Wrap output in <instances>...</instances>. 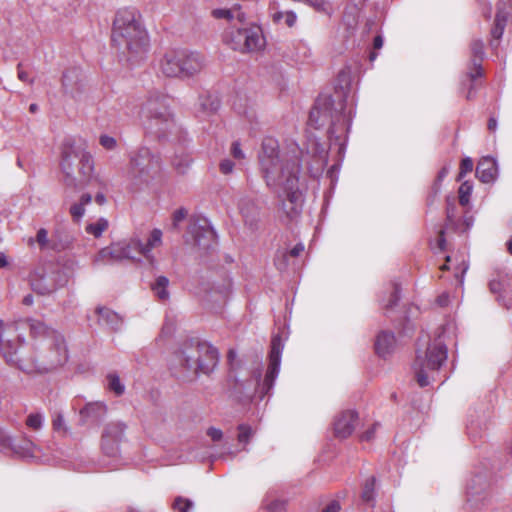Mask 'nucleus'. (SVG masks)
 Masks as SVG:
<instances>
[{
    "mask_svg": "<svg viewBox=\"0 0 512 512\" xmlns=\"http://www.w3.org/2000/svg\"><path fill=\"white\" fill-rule=\"evenodd\" d=\"M301 149L297 144L288 151L280 150L279 143L272 137L263 139L258 161L266 185L277 195L281 210L294 219L301 211L302 193L299 190Z\"/></svg>",
    "mask_w": 512,
    "mask_h": 512,
    "instance_id": "f257e3e1",
    "label": "nucleus"
},
{
    "mask_svg": "<svg viewBox=\"0 0 512 512\" xmlns=\"http://www.w3.org/2000/svg\"><path fill=\"white\" fill-rule=\"evenodd\" d=\"M112 42L130 62H136L147 52L148 36L135 10L123 9L117 12L113 22Z\"/></svg>",
    "mask_w": 512,
    "mask_h": 512,
    "instance_id": "f03ea898",
    "label": "nucleus"
},
{
    "mask_svg": "<svg viewBox=\"0 0 512 512\" xmlns=\"http://www.w3.org/2000/svg\"><path fill=\"white\" fill-rule=\"evenodd\" d=\"M352 110H346L344 100L337 104L330 95H320L309 114V125L319 129L329 124L328 133L331 138L340 139L351 125Z\"/></svg>",
    "mask_w": 512,
    "mask_h": 512,
    "instance_id": "7ed1b4c3",
    "label": "nucleus"
},
{
    "mask_svg": "<svg viewBox=\"0 0 512 512\" xmlns=\"http://www.w3.org/2000/svg\"><path fill=\"white\" fill-rule=\"evenodd\" d=\"M20 326H28L34 336L44 335L50 349L56 352H66L67 346L63 335L52 328H48L41 321L34 319L4 321L0 319L1 352H17L20 348L18 342L22 341L23 338L19 334L14 335Z\"/></svg>",
    "mask_w": 512,
    "mask_h": 512,
    "instance_id": "20e7f679",
    "label": "nucleus"
},
{
    "mask_svg": "<svg viewBox=\"0 0 512 512\" xmlns=\"http://www.w3.org/2000/svg\"><path fill=\"white\" fill-rule=\"evenodd\" d=\"M281 364L280 354H269V363L264 380L261 382V370L256 369L247 379L235 378L230 389V397L239 403H250L254 397L262 400L272 389L279 374Z\"/></svg>",
    "mask_w": 512,
    "mask_h": 512,
    "instance_id": "39448f33",
    "label": "nucleus"
},
{
    "mask_svg": "<svg viewBox=\"0 0 512 512\" xmlns=\"http://www.w3.org/2000/svg\"><path fill=\"white\" fill-rule=\"evenodd\" d=\"M161 171L160 156L148 147H140L130 154L125 177L131 187L139 188L156 179Z\"/></svg>",
    "mask_w": 512,
    "mask_h": 512,
    "instance_id": "423d86ee",
    "label": "nucleus"
},
{
    "mask_svg": "<svg viewBox=\"0 0 512 512\" xmlns=\"http://www.w3.org/2000/svg\"><path fill=\"white\" fill-rule=\"evenodd\" d=\"M204 65V57L198 52L171 50L160 59L159 70L168 78L188 79L198 74Z\"/></svg>",
    "mask_w": 512,
    "mask_h": 512,
    "instance_id": "0eeeda50",
    "label": "nucleus"
},
{
    "mask_svg": "<svg viewBox=\"0 0 512 512\" xmlns=\"http://www.w3.org/2000/svg\"><path fill=\"white\" fill-rule=\"evenodd\" d=\"M145 128L159 137L172 129L174 121L167 105V97L160 92L149 95L140 114Z\"/></svg>",
    "mask_w": 512,
    "mask_h": 512,
    "instance_id": "6e6552de",
    "label": "nucleus"
},
{
    "mask_svg": "<svg viewBox=\"0 0 512 512\" xmlns=\"http://www.w3.org/2000/svg\"><path fill=\"white\" fill-rule=\"evenodd\" d=\"M224 40L233 50L241 52L258 51L265 45L261 28L249 25L245 19L242 23L231 24L225 32Z\"/></svg>",
    "mask_w": 512,
    "mask_h": 512,
    "instance_id": "1a4fd4ad",
    "label": "nucleus"
},
{
    "mask_svg": "<svg viewBox=\"0 0 512 512\" xmlns=\"http://www.w3.org/2000/svg\"><path fill=\"white\" fill-rule=\"evenodd\" d=\"M58 355L54 354V356ZM50 356H53V354H4L8 365L27 374L47 373L67 361V357H63L62 360L52 361L49 359Z\"/></svg>",
    "mask_w": 512,
    "mask_h": 512,
    "instance_id": "9d476101",
    "label": "nucleus"
},
{
    "mask_svg": "<svg viewBox=\"0 0 512 512\" xmlns=\"http://www.w3.org/2000/svg\"><path fill=\"white\" fill-rule=\"evenodd\" d=\"M84 148L81 140L67 138L63 142L61 152V170L64 174V182L67 186L76 187L78 179L75 175L79 160Z\"/></svg>",
    "mask_w": 512,
    "mask_h": 512,
    "instance_id": "9b49d317",
    "label": "nucleus"
},
{
    "mask_svg": "<svg viewBox=\"0 0 512 512\" xmlns=\"http://www.w3.org/2000/svg\"><path fill=\"white\" fill-rule=\"evenodd\" d=\"M446 360L447 354H417L413 365L419 386L426 387L434 381Z\"/></svg>",
    "mask_w": 512,
    "mask_h": 512,
    "instance_id": "f8f14e48",
    "label": "nucleus"
},
{
    "mask_svg": "<svg viewBox=\"0 0 512 512\" xmlns=\"http://www.w3.org/2000/svg\"><path fill=\"white\" fill-rule=\"evenodd\" d=\"M128 246L126 252L128 254L127 260H136L138 256H143L149 264L154 265L156 262L155 256L152 254V250L161 246L162 244V231L160 229H153L144 244L142 241L133 237L129 240H125Z\"/></svg>",
    "mask_w": 512,
    "mask_h": 512,
    "instance_id": "ddd939ff",
    "label": "nucleus"
},
{
    "mask_svg": "<svg viewBox=\"0 0 512 512\" xmlns=\"http://www.w3.org/2000/svg\"><path fill=\"white\" fill-rule=\"evenodd\" d=\"M216 234L206 218L193 221L188 228L186 242L198 247L200 250H208L215 242Z\"/></svg>",
    "mask_w": 512,
    "mask_h": 512,
    "instance_id": "4468645a",
    "label": "nucleus"
},
{
    "mask_svg": "<svg viewBox=\"0 0 512 512\" xmlns=\"http://www.w3.org/2000/svg\"><path fill=\"white\" fill-rule=\"evenodd\" d=\"M184 372L198 375L208 374L217 364V354H177Z\"/></svg>",
    "mask_w": 512,
    "mask_h": 512,
    "instance_id": "2eb2a0df",
    "label": "nucleus"
},
{
    "mask_svg": "<svg viewBox=\"0 0 512 512\" xmlns=\"http://www.w3.org/2000/svg\"><path fill=\"white\" fill-rule=\"evenodd\" d=\"M59 278V273L34 272L30 279L31 288L40 295H48L64 285Z\"/></svg>",
    "mask_w": 512,
    "mask_h": 512,
    "instance_id": "dca6fc26",
    "label": "nucleus"
},
{
    "mask_svg": "<svg viewBox=\"0 0 512 512\" xmlns=\"http://www.w3.org/2000/svg\"><path fill=\"white\" fill-rule=\"evenodd\" d=\"M62 89L66 95L75 100L81 97L84 91V83L82 72L79 68H69L63 73Z\"/></svg>",
    "mask_w": 512,
    "mask_h": 512,
    "instance_id": "f3484780",
    "label": "nucleus"
},
{
    "mask_svg": "<svg viewBox=\"0 0 512 512\" xmlns=\"http://www.w3.org/2000/svg\"><path fill=\"white\" fill-rule=\"evenodd\" d=\"M112 433H121V422L108 423L102 432L101 449L103 453L110 457H116L119 454L120 443L116 440H111Z\"/></svg>",
    "mask_w": 512,
    "mask_h": 512,
    "instance_id": "a211bd4d",
    "label": "nucleus"
},
{
    "mask_svg": "<svg viewBox=\"0 0 512 512\" xmlns=\"http://www.w3.org/2000/svg\"><path fill=\"white\" fill-rule=\"evenodd\" d=\"M358 415L355 411L347 410L342 412L334 422L335 436L341 439L349 437L357 423Z\"/></svg>",
    "mask_w": 512,
    "mask_h": 512,
    "instance_id": "6ab92c4d",
    "label": "nucleus"
},
{
    "mask_svg": "<svg viewBox=\"0 0 512 512\" xmlns=\"http://www.w3.org/2000/svg\"><path fill=\"white\" fill-rule=\"evenodd\" d=\"M107 412V407L102 402H90L87 403L79 411V425H87L101 421Z\"/></svg>",
    "mask_w": 512,
    "mask_h": 512,
    "instance_id": "aec40b11",
    "label": "nucleus"
},
{
    "mask_svg": "<svg viewBox=\"0 0 512 512\" xmlns=\"http://www.w3.org/2000/svg\"><path fill=\"white\" fill-rule=\"evenodd\" d=\"M127 247L125 240L113 243L110 246L101 249L96 256L95 261L105 263L109 261L127 260Z\"/></svg>",
    "mask_w": 512,
    "mask_h": 512,
    "instance_id": "412c9836",
    "label": "nucleus"
},
{
    "mask_svg": "<svg viewBox=\"0 0 512 512\" xmlns=\"http://www.w3.org/2000/svg\"><path fill=\"white\" fill-rule=\"evenodd\" d=\"M476 175L483 183L494 182L498 175L496 160L490 156L481 158L476 167Z\"/></svg>",
    "mask_w": 512,
    "mask_h": 512,
    "instance_id": "4be33fe9",
    "label": "nucleus"
},
{
    "mask_svg": "<svg viewBox=\"0 0 512 512\" xmlns=\"http://www.w3.org/2000/svg\"><path fill=\"white\" fill-rule=\"evenodd\" d=\"M98 323L112 331H119L123 325V318L113 310L106 307H98L95 311Z\"/></svg>",
    "mask_w": 512,
    "mask_h": 512,
    "instance_id": "5701e85b",
    "label": "nucleus"
},
{
    "mask_svg": "<svg viewBox=\"0 0 512 512\" xmlns=\"http://www.w3.org/2000/svg\"><path fill=\"white\" fill-rule=\"evenodd\" d=\"M473 70L469 73L471 80L482 75L481 61L484 57V45L481 40H474L471 44Z\"/></svg>",
    "mask_w": 512,
    "mask_h": 512,
    "instance_id": "b1692460",
    "label": "nucleus"
},
{
    "mask_svg": "<svg viewBox=\"0 0 512 512\" xmlns=\"http://www.w3.org/2000/svg\"><path fill=\"white\" fill-rule=\"evenodd\" d=\"M93 170H94L93 158H92L91 154L86 151V147L84 146L80 160H79V164L77 167V171H78V174L80 177L79 181L82 182L87 179H90Z\"/></svg>",
    "mask_w": 512,
    "mask_h": 512,
    "instance_id": "393cba45",
    "label": "nucleus"
},
{
    "mask_svg": "<svg viewBox=\"0 0 512 512\" xmlns=\"http://www.w3.org/2000/svg\"><path fill=\"white\" fill-rule=\"evenodd\" d=\"M35 449V444L27 438H25L21 444L14 443L11 438V446H9L6 451H10L23 458H32L35 457Z\"/></svg>",
    "mask_w": 512,
    "mask_h": 512,
    "instance_id": "a878e982",
    "label": "nucleus"
},
{
    "mask_svg": "<svg viewBox=\"0 0 512 512\" xmlns=\"http://www.w3.org/2000/svg\"><path fill=\"white\" fill-rule=\"evenodd\" d=\"M188 350H196L197 352H217L209 342L201 340L197 336H191L185 340L180 352H187Z\"/></svg>",
    "mask_w": 512,
    "mask_h": 512,
    "instance_id": "bb28decb",
    "label": "nucleus"
},
{
    "mask_svg": "<svg viewBox=\"0 0 512 512\" xmlns=\"http://www.w3.org/2000/svg\"><path fill=\"white\" fill-rule=\"evenodd\" d=\"M213 16L217 19H227L232 24L234 23H242L245 14L241 11V8L239 6H235L230 9H215L212 12Z\"/></svg>",
    "mask_w": 512,
    "mask_h": 512,
    "instance_id": "cd10ccee",
    "label": "nucleus"
},
{
    "mask_svg": "<svg viewBox=\"0 0 512 512\" xmlns=\"http://www.w3.org/2000/svg\"><path fill=\"white\" fill-rule=\"evenodd\" d=\"M239 210L247 224L252 225L256 221L258 210L252 200L242 198L239 201Z\"/></svg>",
    "mask_w": 512,
    "mask_h": 512,
    "instance_id": "c85d7f7f",
    "label": "nucleus"
},
{
    "mask_svg": "<svg viewBox=\"0 0 512 512\" xmlns=\"http://www.w3.org/2000/svg\"><path fill=\"white\" fill-rule=\"evenodd\" d=\"M396 347V338L392 332L382 331L375 340V352H387Z\"/></svg>",
    "mask_w": 512,
    "mask_h": 512,
    "instance_id": "c756f323",
    "label": "nucleus"
},
{
    "mask_svg": "<svg viewBox=\"0 0 512 512\" xmlns=\"http://www.w3.org/2000/svg\"><path fill=\"white\" fill-rule=\"evenodd\" d=\"M169 279L165 276H158L155 281L151 284V289L154 295L160 301H167L169 299Z\"/></svg>",
    "mask_w": 512,
    "mask_h": 512,
    "instance_id": "7c9ffc66",
    "label": "nucleus"
},
{
    "mask_svg": "<svg viewBox=\"0 0 512 512\" xmlns=\"http://www.w3.org/2000/svg\"><path fill=\"white\" fill-rule=\"evenodd\" d=\"M271 17L274 23L289 28L293 27L297 22L296 13L291 10L275 11L271 14Z\"/></svg>",
    "mask_w": 512,
    "mask_h": 512,
    "instance_id": "2f4dec72",
    "label": "nucleus"
},
{
    "mask_svg": "<svg viewBox=\"0 0 512 512\" xmlns=\"http://www.w3.org/2000/svg\"><path fill=\"white\" fill-rule=\"evenodd\" d=\"M199 105L206 114L215 113L220 107V100L217 95L205 94L200 96Z\"/></svg>",
    "mask_w": 512,
    "mask_h": 512,
    "instance_id": "473e14b6",
    "label": "nucleus"
},
{
    "mask_svg": "<svg viewBox=\"0 0 512 512\" xmlns=\"http://www.w3.org/2000/svg\"><path fill=\"white\" fill-rule=\"evenodd\" d=\"M490 290L493 293H499L503 298L509 300L508 307H512V290L508 287V283L505 279L492 280L489 284Z\"/></svg>",
    "mask_w": 512,
    "mask_h": 512,
    "instance_id": "72a5a7b5",
    "label": "nucleus"
},
{
    "mask_svg": "<svg viewBox=\"0 0 512 512\" xmlns=\"http://www.w3.org/2000/svg\"><path fill=\"white\" fill-rule=\"evenodd\" d=\"M92 201V196L89 193H85L81 196L79 202L74 203L70 207V214L74 221H79L84 213H85V206L90 204Z\"/></svg>",
    "mask_w": 512,
    "mask_h": 512,
    "instance_id": "f704fd0d",
    "label": "nucleus"
},
{
    "mask_svg": "<svg viewBox=\"0 0 512 512\" xmlns=\"http://www.w3.org/2000/svg\"><path fill=\"white\" fill-rule=\"evenodd\" d=\"M52 428L59 435L65 437L70 434V427L67 425L62 412H55L52 416Z\"/></svg>",
    "mask_w": 512,
    "mask_h": 512,
    "instance_id": "c9c22d12",
    "label": "nucleus"
},
{
    "mask_svg": "<svg viewBox=\"0 0 512 512\" xmlns=\"http://www.w3.org/2000/svg\"><path fill=\"white\" fill-rule=\"evenodd\" d=\"M507 16L505 13L502 12L500 8H498L496 17H495V24L494 27L491 30V35L495 40H499L504 32L505 24H506Z\"/></svg>",
    "mask_w": 512,
    "mask_h": 512,
    "instance_id": "e433bc0d",
    "label": "nucleus"
},
{
    "mask_svg": "<svg viewBox=\"0 0 512 512\" xmlns=\"http://www.w3.org/2000/svg\"><path fill=\"white\" fill-rule=\"evenodd\" d=\"M108 228V221L105 218H100L94 223L86 226V232L98 238Z\"/></svg>",
    "mask_w": 512,
    "mask_h": 512,
    "instance_id": "4c0bfd02",
    "label": "nucleus"
},
{
    "mask_svg": "<svg viewBox=\"0 0 512 512\" xmlns=\"http://www.w3.org/2000/svg\"><path fill=\"white\" fill-rule=\"evenodd\" d=\"M191 163V158L187 154H181V155H175V157L172 160V164L174 168L179 173H185L186 170L189 168Z\"/></svg>",
    "mask_w": 512,
    "mask_h": 512,
    "instance_id": "58836bf2",
    "label": "nucleus"
},
{
    "mask_svg": "<svg viewBox=\"0 0 512 512\" xmlns=\"http://www.w3.org/2000/svg\"><path fill=\"white\" fill-rule=\"evenodd\" d=\"M238 432V442L245 445L249 443L255 433L252 427L248 424H240L238 426Z\"/></svg>",
    "mask_w": 512,
    "mask_h": 512,
    "instance_id": "ea45409f",
    "label": "nucleus"
},
{
    "mask_svg": "<svg viewBox=\"0 0 512 512\" xmlns=\"http://www.w3.org/2000/svg\"><path fill=\"white\" fill-rule=\"evenodd\" d=\"M44 423V416L41 413H31L27 416L26 425L35 431L42 428Z\"/></svg>",
    "mask_w": 512,
    "mask_h": 512,
    "instance_id": "a19ab883",
    "label": "nucleus"
},
{
    "mask_svg": "<svg viewBox=\"0 0 512 512\" xmlns=\"http://www.w3.org/2000/svg\"><path fill=\"white\" fill-rule=\"evenodd\" d=\"M473 186L469 182H463L459 187V203L466 206L469 203V198L472 193Z\"/></svg>",
    "mask_w": 512,
    "mask_h": 512,
    "instance_id": "79ce46f5",
    "label": "nucleus"
},
{
    "mask_svg": "<svg viewBox=\"0 0 512 512\" xmlns=\"http://www.w3.org/2000/svg\"><path fill=\"white\" fill-rule=\"evenodd\" d=\"M374 487H375V478L371 477L366 480L363 490L361 493V498L365 502L372 501L374 499Z\"/></svg>",
    "mask_w": 512,
    "mask_h": 512,
    "instance_id": "37998d69",
    "label": "nucleus"
},
{
    "mask_svg": "<svg viewBox=\"0 0 512 512\" xmlns=\"http://www.w3.org/2000/svg\"><path fill=\"white\" fill-rule=\"evenodd\" d=\"M108 379V387L111 391H113L117 396H120L124 393L125 387L120 382V379L115 374H109L107 376Z\"/></svg>",
    "mask_w": 512,
    "mask_h": 512,
    "instance_id": "c03bdc74",
    "label": "nucleus"
},
{
    "mask_svg": "<svg viewBox=\"0 0 512 512\" xmlns=\"http://www.w3.org/2000/svg\"><path fill=\"white\" fill-rule=\"evenodd\" d=\"M400 299L399 295V286L398 284H393L389 292V298L387 300H382V305L385 309H390L394 307Z\"/></svg>",
    "mask_w": 512,
    "mask_h": 512,
    "instance_id": "a18cd8bd",
    "label": "nucleus"
},
{
    "mask_svg": "<svg viewBox=\"0 0 512 512\" xmlns=\"http://www.w3.org/2000/svg\"><path fill=\"white\" fill-rule=\"evenodd\" d=\"M193 508V502L190 499L177 497L173 502V509L176 512H190Z\"/></svg>",
    "mask_w": 512,
    "mask_h": 512,
    "instance_id": "49530a36",
    "label": "nucleus"
},
{
    "mask_svg": "<svg viewBox=\"0 0 512 512\" xmlns=\"http://www.w3.org/2000/svg\"><path fill=\"white\" fill-rule=\"evenodd\" d=\"M449 348L447 345L443 342L442 338L439 336L436 338L433 343H429L428 346L425 348L424 352H448Z\"/></svg>",
    "mask_w": 512,
    "mask_h": 512,
    "instance_id": "de8ad7c7",
    "label": "nucleus"
},
{
    "mask_svg": "<svg viewBox=\"0 0 512 512\" xmlns=\"http://www.w3.org/2000/svg\"><path fill=\"white\" fill-rule=\"evenodd\" d=\"M100 145L106 150H114L117 147V140L109 135L103 134L99 137Z\"/></svg>",
    "mask_w": 512,
    "mask_h": 512,
    "instance_id": "09e8293b",
    "label": "nucleus"
},
{
    "mask_svg": "<svg viewBox=\"0 0 512 512\" xmlns=\"http://www.w3.org/2000/svg\"><path fill=\"white\" fill-rule=\"evenodd\" d=\"M266 512H286V501L273 500L266 505Z\"/></svg>",
    "mask_w": 512,
    "mask_h": 512,
    "instance_id": "8fccbe9b",
    "label": "nucleus"
},
{
    "mask_svg": "<svg viewBox=\"0 0 512 512\" xmlns=\"http://www.w3.org/2000/svg\"><path fill=\"white\" fill-rule=\"evenodd\" d=\"M473 161L471 158L466 157L461 161L460 164V172L458 175V180H461L467 173H470L473 170Z\"/></svg>",
    "mask_w": 512,
    "mask_h": 512,
    "instance_id": "3c124183",
    "label": "nucleus"
},
{
    "mask_svg": "<svg viewBox=\"0 0 512 512\" xmlns=\"http://www.w3.org/2000/svg\"><path fill=\"white\" fill-rule=\"evenodd\" d=\"M294 2H302L310 7H313L316 11H325L326 3L324 0H293Z\"/></svg>",
    "mask_w": 512,
    "mask_h": 512,
    "instance_id": "603ef678",
    "label": "nucleus"
},
{
    "mask_svg": "<svg viewBox=\"0 0 512 512\" xmlns=\"http://www.w3.org/2000/svg\"><path fill=\"white\" fill-rule=\"evenodd\" d=\"M36 241L41 248L48 247V232L46 229L41 228L38 230L36 235Z\"/></svg>",
    "mask_w": 512,
    "mask_h": 512,
    "instance_id": "864d4df0",
    "label": "nucleus"
},
{
    "mask_svg": "<svg viewBox=\"0 0 512 512\" xmlns=\"http://www.w3.org/2000/svg\"><path fill=\"white\" fill-rule=\"evenodd\" d=\"M468 264L466 263L465 259H462L461 262L456 267L455 277L459 280V282L462 284L464 275L468 270Z\"/></svg>",
    "mask_w": 512,
    "mask_h": 512,
    "instance_id": "5fc2aeb1",
    "label": "nucleus"
},
{
    "mask_svg": "<svg viewBox=\"0 0 512 512\" xmlns=\"http://www.w3.org/2000/svg\"><path fill=\"white\" fill-rule=\"evenodd\" d=\"M9 446H11V437L0 428V451L6 452Z\"/></svg>",
    "mask_w": 512,
    "mask_h": 512,
    "instance_id": "6e6d98bb",
    "label": "nucleus"
},
{
    "mask_svg": "<svg viewBox=\"0 0 512 512\" xmlns=\"http://www.w3.org/2000/svg\"><path fill=\"white\" fill-rule=\"evenodd\" d=\"M455 217H456L455 200L452 199V201H450V199L448 198L447 199V220L450 223H453V220H454Z\"/></svg>",
    "mask_w": 512,
    "mask_h": 512,
    "instance_id": "4d7b16f0",
    "label": "nucleus"
},
{
    "mask_svg": "<svg viewBox=\"0 0 512 512\" xmlns=\"http://www.w3.org/2000/svg\"><path fill=\"white\" fill-rule=\"evenodd\" d=\"M219 169L222 174H230L234 169V163L229 159H223L220 162Z\"/></svg>",
    "mask_w": 512,
    "mask_h": 512,
    "instance_id": "13d9d810",
    "label": "nucleus"
},
{
    "mask_svg": "<svg viewBox=\"0 0 512 512\" xmlns=\"http://www.w3.org/2000/svg\"><path fill=\"white\" fill-rule=\"evenodd\" d=\"M283 349H284V344H283L282 338L279 335L274 336L271 341L270 352H282Z\"/></svg>",
    "mask_w": 512,
    "mask_h": 512,
    "instance_id": "bf43d9fd",
    "label": "nucleus"
},
{
    "mask_svg": "<svg viewBox=\"0 0 512 512\" xmlns=\"http://www.w3.org/2000/svg\"><path fill=\"white\" fill-rule=\"evenodd\" d=\"M231 154L233 155L234 158L239 159V160L244 159V157H245V154L242 151L240 144L238 142H234L232 144Z\"/></svg>",
    "mask_w": 512,
    "mask_h": 512,
    "instance_id": "052dcab7",
    "label": "nucleus"
},
{
    "mask_svg": "<svg viewBox=\"0 0 512 512\" xmlns=\"http://www.w3.org/2000/svg\"><path fill=\"white\" fill-rule=\"evenodd\" d=\"M207 435L213 440V441H220L223 437V433L220 429L215 427H210L207 430Z\"/></svg>",
    "mask_w": 512,
    "mask_h": 512,
    "instance_id": "680f3d73",
    "label": "nucleus"
},
{
    "mask_svg": "<svg viewBox=\"0 0 512 512\" xmlns=\"http://www.w3.org/2000/svg\"><path fill=\"white\" fill-rule=\"evenodd\" d=\"M187 212L184 209H178L173 214V226L176 228L178 224L186 217Z\"/></svg>",
    "mask_w": 512,
    "mask_h": 512,
    "instance_id": "e2e57ef3",
    "label": "nucleus"
},
{
    "mask_svg": "<svg viewBox=\"0 0 512 512\" xmlns=\"http://www.w3.org/2000/svg\"><path fill=\"white\" fill-rule=\"evenodd\" d=\"M379 426L378 423H375L370 429H368L367 431H365L362 435H361V440L363 441H370L373 439L374 437V434H375V431L377 429V427Z\"/></svg>",
    "mask_w": 512,
    "mask_h": 512,
    "instance_id": "0e129e2a",
    "label": "nucleus"
},
{
    "mask_svg": "<svg viewBox=\"0 0 512 512\" xmlns=\"http://www.w3.org/2000/svg\"><path fill=\"white\" fill-rule=\"evenodd\" d=\"M340 510V503L336 500H333L322 510V512H340Z\"/></svg>",
    "mask_w": 512,
    "mask_h": 512,
    "instance_id": "69168bd1",
    "label": "nucleus"
},
{
    "mask_svg": "<svg viewBox=\"0 0 512 512\" xmlns=\"http://www.w3.org/2000/svg\"><path fill=\"white\" fill-rule=\"evenodd\" d=\"M445 246H446V239L444 237V231L443 230H440L439 231V236L436 240V247L440 250V251H443L445 250Z\"/></svg>",
    "mask_w": 512,
    "mask_h": 512,
    "instance_id": "338daca9",
    "label": "nucleus"
},
{
    "mask_svg": "<svg viewBox=\"0 0 512 512\" xmlns=\"http://www.w3.org/2000/svg\"><path fill=\"white\" fill-rule=\"evenodd\" d=\"M173 331H174V324L170 321H166L162 327L161 334H162V336H168V335L172 334Z\"/></svg>",
    "mask_w": 512,
    "mask_h": 512,
    "instance_id": "774afa93",
    "label": "nucleus"
}]
</instances>
